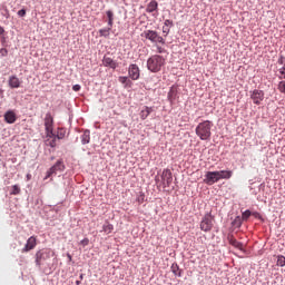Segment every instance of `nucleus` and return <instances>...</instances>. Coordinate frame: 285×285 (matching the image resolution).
<instances>
[{
    "label": "nucleus",
    "mask_w": 285,
    "mask_h": 285,
    "mask_svg": "<svg viewBox=\"0 0 285 285\" xmlns=\"http://www.w3.org/2000/svg\"><path fill=\"white\" fill-rule=\"evenodd\" d=\"M213 129V121L205 120L197 125L196 127V135L202 139V141H207V139H210V135L213 132L210 131Z\"/></svg>",
    "instance_id": "f257e3e1"
},
{
    "label": "nucleus",
    "mask_w": 285,
    "mask_h": 285,
    "mask_svg": "<svg viewBox=\"0 0 285 285\" xmlns=\"http://www.w3.org/2000/svg\"><path fill=\"white\" fill-rule=\"evenodd\" d=\"M164 66H166V59L159 55H154L147 60V69L150 72H160Z\"/></svg>",
    "instance_id": "f03ea898"
},
{
    "label": "nucleus",
    "mask_w": 285,
    "mask_h": 285,
    "mask_svg": "<svg viewBox=\"0 0 285 285\" xmlns=\"http://www.w3.org/2000/svg\"><path fill=\"white\" fill-rule=\"evenodd\" d=\"M214 222L215 217L210 212L205 214L200 222V230H203L204 233H210L213 230Z\"/></svg>",
    "instance_id": "7ed1b4c3"
},
{
    "label": "nucleus",
    "mask_w": 285,
    "mask_h": 285,
    "mask_svg": "<svg viewBox=\"0 0 285 285\" xmlns=\"http://www.w3.org/2000/svg\"><path fill=\"white\" fill-rule=\"evenodd\" d=\"M160 184L159 186H163V188L166 190L167 188H170L173 185V171L170 169H164L160 175Z\"/></svg>",
    "instance_id": "20e7f679"
},
{
    "label": "nucleus",
    "mask_w": 285,
    "mask_h": 285,
    "mask_svg": "<svg viewBox=\"0 0 285 285\" xmlns=\"http://www.w3.org/2000/svg\"><path fill=\"white\" fill-rule=\"evenodd\" d=\"M142 36L147 38L151 43H166V40H164V37L159 36L157 31L154 30H146L144 31Z\"/></svg>",
    "instance_id": "39448f33"
},
{
    "label": "nucleus",
    "mask_w": 285,
    "mask_h": 285,
    "mask_svg": "<svg viewBox=\"0 0 285 285\" xmlns=\"http://www.w3.org/2000/svg\"><path fill=\"white\" fill-rule=\"evenodd\" d=\"M66 170V165H63V161L58 160L48 171L45 177V179H50L52 175H57V173H63Z\"/></svg>",
    "instance_id": "423d86ee"
},
{
    "label": "nucleus",
    "mask_w": 285,
    "mask_h": 285,
    "mask_svg": "<svg viewBox=\"0 0 285 285\" xmlns=\"http://www.w3.org/2000/svg\"><path fill=\"white\" fill-rule=\"evenodd\" d=\"M50 249H40L36 253V264L42 266V264L50 259Z\"/></svg>",
    "instance_id": "0eeeda50"
},
{
    "label": "nucleus",
    "mask_w": 285,
    "mask_h": 285,
    "mask_svg": "<svg viewBox=\"0 0 285 285\" xmlns=\"http://www.w3.org/2000/svg\"><path fill=\"white\" fill-rule=\"evenodd\" d=\"M219 181V175L217 171H207L205 175V184L208 186H213V184H217Z\"/></svg>",
    "instance_id": "6e6552de"
},
{
    "label": "nucleus",
    "mask_w": 285,
    "mask_h": 285,
    "mask_svg": "<svg viewBox=\"0 0 285 285\" xmlns=\"http://www.w3.org/2000/svg\"><path fill=\"white\" fill-rule=\"evenodd\" d=\"M55 124V119L52 118V115L50 112L46 114L45 117V128H46V135H52V126Z\"/></svg>",
    "instance_id": "1a4fd4ad"
},
{
    "label": "nucleus",
    "mask_w": 285,
    "mask_h": 285,
    "mask_svg": "<svg viewBox=\"0 0 285 285\" xmlns=\"http://www.w3.org/2000/svg\"><path fill=\"white\" fill-rule=\"evenodd\" d=\"M250 99L256 104V106H259V104L264 101V91L259 89L250 91Z\"/></svg>",
    "instance_id": "9d476101"
},
{
    "label": "nucleus",
    "mask_w": 285,
    "mask_h": 285,
    "mask_svg": "<svg viewBox=\"0 0 285 285\" xmlns=\"http://www.w3.org/2000/svg\"><path fill=\"white\" fill-rule=\"evenodd\" d=\"M37 247V237L31 236L28 238L27 244L22 248V253H30V250H35Z\"/></svg>",
    "instance_id": "9b49d317"
},
{
    "label": "nucleus",
    "mask_w": 285,
    "mask_h": 285,
    "mask_svg": "<svg viewBox=\"0 0 285 285\" xmlns=\"http://www.w3.org/2000/svg\"><path fill=\"white\" fill-rule=\"evenodd\" d=\"M128 75H129L130 79H132V81H137V79H139V77H140L139 66L130 65L129 69H128Z\"/></svg>",
    "instance_id": "f8f14e48"
},
{
    "label": "nucleus",
    "mask_w": 285,
    "mask_h": 285,
    "mask_svg": "<svg viewBox=\"0 0 285 285\" xmlns=\"http://www.w3.org/2000/svg\"><path fill=\"white\" fill-rule=\"evenodd\" d=\"M102 66H105V68H111L112 70H115L117 69V61H115L110 57L105 56L102 59Z\"/></svg>",
    "instance_id": "ddd939ff"
},
{
    "label": "nucleus",
    "mask_w": 285,
    "mask_h": 285,
    "mask_svg": "<svg viewBox=\"0 0 285 285\" xmlns=\"http://www.w3.org/2000/svg\"><path fill=\"white\" fill-rule=\"evenodd\" d=\"M227 239L230 246H234V248H238V250H244V244L239 243L234 235L228 236Z\"/></svg>",
    "instance_id": "4468645a"
},
{
    "label": "nucleus",
    "mask_w": 285,
    "mask_h": 285,
    "mask_svg": "<svg viewBox=\"0 0 285 285\" xmlns=\"http://www.w3.org/2000/svg\"><path fill=\"white\" fill-rule=\"evenodd\" d=\"M57 139L58 138L55 136V132L51 131V135H47V146H50V148H57Z\"/></svg>",
    "instance_id": "2eb2a0df"
},
{
    "label": "nucleus",
    "mask_w": 285,
    "mask_h": 285,
    "mask_svg": "<svg viewBox=\"0 0 285 285\" xmlns=\"http://www.w3.org/2000/svg\"><path fill=\"white\" fill-rule=\"evenodd\" d=\"M159 8V3L157 2V0H151L146 8V12H148L149 14L153 12H157Z\"/></svg>",
    "instance_id": "dca6fc26"
},
{
    "label": "nucleus",
    "mask_w": 285,
    "mask_h": 285,
    "mask_svg": "<svg viewBox=\"0 0 285 285\" xmlns=\"http://www.w3.org/2000/svg\"><path fill=\"white\" fill-rule=\"evenodd\" d=\"M4 121H7V124H14V121H17V114L12 110L7 111L4 114Z\"/></svg>",
    "instance_id": "f3484780"
},
{
    "label": "nucleus",
    "mask_w": 285,
    "mask_h": 285,
    "mask_svg": "<svg viewBox=\"0 0 285 285\" xmlns=\"http://www.w3.org/2000/svg\"><path fill=\"white\" fill-rule=\"evenodd\" d=\"M9 86L10 88H20L21 87V80L17 78V76H11L9 78Z\"/></svg>",
    "instance_id": "a211bd4d"
},
{
    "label": "nucleus",
    "mask_w": 285,
    "mask_h": 285,
    "mask_svg": "<svg viewBox=\"0 0 285 285\" xmlns=\"http://www.w3.org/2000/svg\"><path fill=\"white\" fill-rule=\"evenodd\" d=\"M218 173V179H230L233 177L232 170H220Z\"/></svg>",
    "instance_id": "6ab92c4d"
},
{
    "label": "nucleus",
    "mask_w": 285,
    "mask_h": 285,
    "mask_svg": "<svg viewBox=\"0 0 285 285\" xmlns=\"http://www.w3.org/2000/svg\"><path fill=\"white\" fill-rule=\"evenodd\" d=\"M177 87L176 86H173L170 89H169V92H168V100L169 101H175L177 99Z\"/></svg>",
    "instance_id": "aec40b11"
},
{
    "label": "nucleus",
    "mask_w": 285,
    "mask_h": 285,
    "mask_svg": "<svg viewBox=\"0 0 285 285\" xmlns=\"http://www.w3.org/2000/svg\"><path fill=\"white\" fill-rule=\"evenodd\" d=\"M115 230V226L110 223H105L102 225V233H106V235H110V233H112Z\"/></svg>",
    "instance_id": "412c9836"
},
{
    "label": "nucleus",
    "mask_w": 285,
    "mask_h": 285,
    "mask_svg": "<svg viewBox=\"0 0 285 285\" xmlns=\"http://www.w3.org/2000/svg\"><path fill=\"white\" fill-rule=\"evenodd\" d=\"M150 112H153V108L150 107H145V109H142L140 111V119H148V116L150 115Z\"/></svg>",
    "instance_id": "4be33fe9"
},
{
    "label": "nucleus",
    "mask_w": 285,
    "mask_h": 285,
    "mask_svg": "<svg viewBox=\"0 0 285 285\" xmlns=\"http://www.w3.org/2000/svg\"><path fill=\"white\" fill-rule=\"evenodd\" d=\"M81 144H90V130H85L81 135Z\"/></svg>",
    "instance_id": "5701e85b"
},
{
    "label": "nucleus",
    "mask_w": 285,
    "mask_h": 285,
    "mask_svg": "<svg viewBox=\"0 0 285 285\" xmlns=\"http://www.w3.org/2000/svg\"><path fill=\"white\" fill-rule=\"evenodd\" d=\"M106 14H107V19H108V27L112 28V23L115 21V13L112 11L108 10L106 12Z\"/></svg>",
    "instance_id": "b1692460"
},
{
    "label": "nucleus",
    "mask_w": 285,
    "mask_h": 285,
    "mask_svg": "<svg viewBox=\"0 0 285 285\" xmlns=\"http://www.w3.org/2000/svg\"><path fill=\"white\" fill-rule=\"evenodd\" d=\"M243 223L244 219L242 218V216H236L233 222V226H236V228H240Z\"/></svg>",
    "instance_id": "393cba45"
},
{
    "label": "nucleus",
    "mask_w": 285,
    "mask_h": 285,
    "mask_svg": "<svg viewBox=\"0 0 285 285\" xmlns=\"http://www.w3.org/2000/svg\"><path fill=\"white\" fill-rule=\"evenodd\" d=\"M252 215H253V212L247 209V210L243 212L240 218L243 219V222H248V219L250 218Z\"/></svg>",
    "instance_id": "a878e982"
},
{
    "label": "nucleus",
    "mask_w": 285,
    "mask_h": 285,
    "mask_svg": "<svg viewBox=\"0 0 285 285\" xmlns=\"http://www.w3.org/2000/svg\"><path fill=\"white\" fill-rule=\"evenodd\" d=\"M110 30H112V27H109L108 29H100L99 30L100 37H110Z\"/></svg>",
    "instance_id": "bb28decb"
},
{
    "label": "nucleus",
    "mask_w": 285,
    "mask_h": 285,
    "mask_svg": "<svg viewBox=\"0 0 285 285\" xmlns=\"http://www.w3.org/2000/svg\"><path fill=\"white\" fill-rule=\"evenodd\" d=\"M56 137L58 139H63V137H66V129L59 128Z\"/></svg>",
    "instance_id": "cd10ccee"
},
{
    "label": "nucleus",
    "mask_w": 285,
    "mask_h": 285,
    "mask_svg": "<svg viewBox=\"0 0 285 285\" xmlns=\"http://www.w3.org/2000/svg\"><path fill=\"white\" fill-rule=\"evenodd\" d=\"M20 193H21V188L18 185H13L12 191L10 193V195H20Z\"/></svg>",
    "instance_id": "c85d7f7f"
},
{
    "label": "nucleus",
    "mask_w": 285,
    "mask_h": 285,
    "mask_svg": "<svg viewBox=\"0 0 285 285\" xmlns=\"http://www.w3.org/2000/svg\"><path fill=\"white\" fill-rule=\"evenodd\" d=\"M118 81H119L120 83H124L125 86H128V82H130V80H128V77H126V76H120V77L118 78Z\"/></svg>",
    "instance_id": "c756f323"
},
{
    "label": "nucleus",
    "mask_w": 285,
    "mask_h": 285,
    "mask_svg": "<svg viewBox=\"0 0 285 285\" xmlns=\"http://www.w3.org/2000/svg\"><path fill=\"white\" fill-rule=\"evenodd\" d=\"M171 271H173L174 275H178V277H181V273H179V266L173 265Z\"/></svg>",
    "instance_id": "7c9ffc66"
},
{
    "label": "nucleus",
    "mask_w": 285,
    "mask_h": 285,
    "mask_svg": "<svg viewBox=\"0 0 285 285\" xmlns=\"http://www.w3.org/2000/svg\"><path fill=\"white\" fill-rule=\"evenodd\" d=\"M145 199H146V195H144V193H140L137 197L138 204H144Z\"/></svg>",
    "instance_id": "2f4dec72"
},
{
    "label": "nucleus",
    "mask_w": 285,
    "mask_h": 285,
    "mask_svg": "<svg viewBox=\"0 0 285 285\" xmlns=\"http://www.w3.org/2000/svg\"><path fill=\"white\" fill-rule=\"evenodd\" d=\"M278 90L285 95V80L278 83Z\"/></svg>",
    "instance_id": "473e14b6"
},
{
    "label": "nucleus",
    "mask_w": 285,
    "mask_h": 285,
    "mask_svg": "<svg viewBox=\"0 0 285 285\" xmlns=\"http://www.w3.org/2000/svg\"><path fill=\"white\" fill-rule=\"evenodd\" d=\"M284 265H285V257L281 255L277 258V266H284Z\"/></svg>",
    "instance_id": "72a5a7b5"
},
{
    "label": "nucleus",
    "mask_w": 285,
    "mask_h": 285,
    "mask_svg": "<svg viewBox=\"0 0 285 285\" xmlns=\"http://www.w3.org/2000/svg\"><path fill=\"white\" fill-rule=\"evenodd\" d=\"M278 79H285V67L279 69V76Z\"/></svg>",
    "instance_id": "f704fd0d"
},
{
    "label": "nucleus",
    "mask_w": 285,
    "mask_h": 285,
    "mask_svg": "<svg viewBox=\"0 0 285 285\" xmlns=\"http://www.w3.org/2000/svg\"><path fill=\"white\" fill-rule=\"evenodd\" d=\"M0 55L2 57H8V49H6V48L0 49Z\"/></svg>",
    "instance_id": "c9c22d12"
},
{
    "label": "nucleus",
    "mask_w": 285,
    "mask_h": 285,
    "mask_svg": "<svg viewBox=\"0 0 285 285\" xmlns=\"http://www.w3.org/2000/svg\"><path fill=\"white\" fill-rule=\"evenodd\" d=\"M164 26H165L166 28L173 26V20H168V19L165 20Z\"/></svg>",
    "instance_id": "e433bc0d"
},
{
    "label": "nucleus",
    "mask_w": 285,
    "mask_h": 285,
    "mask_svg": "<svg viewBox=\"0 0 285 285\" xmlns=\"http://www.w3.org/2000/svg\"><path fill=\"white\" fill-rule=\"evenodd\" d=\"M72 90H73L75 92H79V91L81 90V86H80V85H75V86L72 87Z\"/></svg>",
    "instance_id": "4c0bfd02"
},
{
    "label": "nucleus",
    "mask_w": 285,
    "mask_h": 285,
    "mask_svg": "<svg viewBox=\"0 0 285 285\" xmlns=\"http://www.w3.org/2000/svg\"><path fill=\"white\" fill-rule=\"evenodd\" d=\"M80 244H82V246H88V244H90V240L88 238H85L80 242Z\"/></svg>",
    "instance_id": "58836bf2"
},
{
    "label": "nucleus",
    "mask_w": 285,
    "mask_h": 285,
    "mask_svg": "<svg viewBox=\"0 0 285 285\" xmlns=\"http://www.w3.org/2000/svg\"><path fill=\"white\" fill-rule=\"evenodd\" d=\"M19 17H26V9H21L18 11Z\"/></svg>",
    "instance_id": "ea45409f"
},
{
    "label": "nucleus",
    "mask_w": 285,
    "mask_h": 285,
    "mask_svg": "<svg viewBox=\"0 0 285 285\" xmlns=\"http://www.w3.org/2000/svg\"><path fill=\"white\" fill-rule=\"evenodd\" d=\"M252 216L255 217L256 219H259L262 215L258 212L252 213Z\"/></svg>",
    "instance_id": "a19ab883"
},
{
    "label": "nucleus",
    "mask_w": 285,
    "mask_h": 285,
    "mask_svg": "<svg viewBox=\"0 0 285 285\" xmlns=\"http://www.w3.org/2000/svg\"><path fill=\"white\" fill-rule=\"evenodd\" d=\"M163 32L164 35H168V32H170V29L168 27H163Z\"/></svg>",
    "instance_id": "79ce46f5"
},
{
    "label": "nucleus",
    "mask_w": 285,
    "mask_h": 285,
    "mask_svg": "<svg viewBox=\"0 0 285 285\" xmlns=\"http://www.w3.org/2000/svg\"><path fill=\"white\" fill-rule=\"evenodd\" d=\"M157 52H159V55L166 52V50L161 47H157Z\"/></svg>",
    "instance_id": "37998d69"
},
{
    "label": "nucleus",
    "mask_w": 285,
    "mask_h": 285,
    "mask_svg": "<svg viewBox=\"0 0 285 285\" xmlns=\"http://www.w3.org/2000/svg\"><path fill=\"white\" fill-rule=\"evenodd\" d=\"M3 32H6V30L3 29V27H0V37L3 36Z\"/></svg>",
    "instance_id": "c03bdc74"
},
{
    "label": "nucleus",
    "mask_w": 285,
    "mask_h": 285,
    "mask_svg": "<svg viewBox=\"0 0 285 285\" xmlns=\"http://www.w3.org/2000/svg\"><path fill=\"white\" fill-rule=\"evenodd\" d=\"M278 63H284V57L281 56V58L278 59Z\"/></svg>",
    "instance_id": "a18cd8bd"
},
{
    "label": "nucleus",
    "mask_w": 285,
    "mask_h": 285,
    "mask_svg": "<svg viewBox=\"0 0 285 285\" xmlns=\"http://www.w3.org/2000/svg\"><path fill=\"white\" fill-rule=\"evenodd\" d=\"M67 257H68L69 262H72V256L70 254H67Z\"/></svg>",
    "instance_id": "49530a36"
},
{
    "label": "nucleus",
    "mask_w": 285,
    "mask_h": 285,
    "mask_svg": "<svg viewBox=\"0 0 285 285\" xmlns=\"http://www.w3.org/2000/svg\"><path fill=\"white\" fill-rule=\"evenodd\" d=\"M76 284H77V285H80V284H81V281H77Z\"/></svg>",
    "instance_id": "de8ad7c7"
},
{
    "label": "nucleus",
    "mask_w": 285,
    "mask_h": 285,
    "mask_svg": "<svg viewBox=\"0 0 285 285\" xmlns=\"http://www.w3.org/2000/svg\"><path fill=\"white\" fill-rule=\"evenodd\" d=\"M80 279H83V274L80 275Z\"/></svg>",
    "instance_id": "09e8293b"
}]
</instances>
